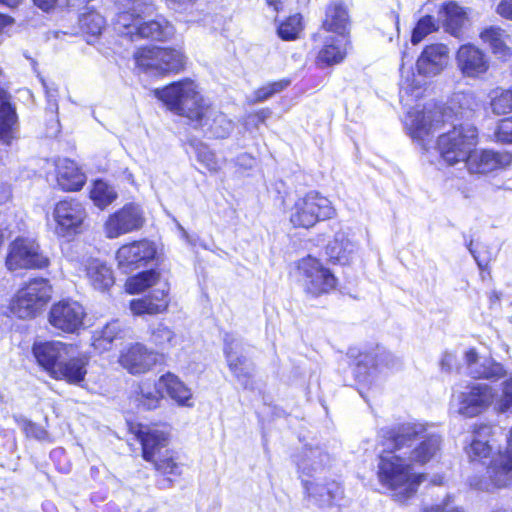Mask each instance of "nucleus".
Here are the masks:
<instances>
[{
	"label": "nucleus",
	"instance_id": "09e8293b",
	"mask_svg": "<svg viewBox=\"0 0 512 512\" xmlns=\"http://www.w3.org/2000/svg\"><path fill=\"white\" fill-rule=\"evenodd\" d=\"M472 245L473 242L470 241L468 249L470 253L473 255L481 271V277L484 279L485 273L487 272L489 274V263L496 259L497 250L494 247H491L486 244H479L476 249H473Z\"/></svg>",
	"mask_w": 512,
	"mask_h": 512
},
{
	"label": "nucleus",
	"instance_id": "a18cd8bd",
	"mask_svg": "<svg viewBox=\"0 0 512 512\" xmlns=\"http://www.w3.org/2000/svg\"><path fill=\"white\" fill-rule=\"evenodd\" d=\"M79 25L84 33L91 36H98L105 28L106 21L100 13L87 7L86 11L79 17Z\"/></svg>",
	"mask_w": 512,
	"mask_h": 512
},
{
	"label": "nucleus",
	"instance_id": "412c9836",
	"mask_svg": "<svg viewBox=\"0 0 512 512\" xmlns=\"http://www.w3.org/2000/svg\"><path fill=\"white\" fill-rule=\"evenodd\" d=\"M89 357L86 354L78 353L76 348L71 345L70 354H66L60 361L56 370L52 372V378L64 380L69 384H80L85 380L87 374V365Z\"/></svg>",
	"mask_w": 512,
	"mask_h": 512
},
{
	"label": "nucleus",
	"instance_id": "864d4df0",
	"mask_svg": "<svg viewBox=\"0 0 512 512\" xmlns=\"http://www.w3.org/2000/svg\"><path fill=\"white\" fill-rule=\"evenodd\" d=\"M289 85V81L280 80L277 82L270 83L264 87L257 89L253 98L250 100L251 103L262 102L272 97L274 94L283 91Z\"/></svg>",
	"mask_w": 512,
	"mask_h": 512
},
{
	"label": "nucleus",
	"instance_id": "4c0bfd02",
	"mask_svg": "<svg viewBox=\"0 0 512 512\" xmlns=\"http://www.w3.org/2000/svg\"><path fill=\"white\" fill-rule=\"evenodd\" d=\"M446 32L460 38L467 23V15L463 8L454 2L446 3L440 11Z\"/></svg>",
	"mask_w": 512,
	"mask_h": 512
},
{
	"label": "nucleus",
	"instance_id": "774afa93",
	"mask_svg": "<svg viewBox=\"0 0 512 512\" xmlns=\"http://www.w3.org/2000/svg\"><path fill=\"white\" fill-rule=\"evenodd\" d=\"M286 1L287 0H265L267 7L274 13L282 11Z\"/></svg>",
	"mask_w": 512,
	"mask_h": 512
},
{
	"label": "nucleus",
	"instance_id": "4468645a",
	"mask_svg": "<svg viewBox=\"0 0 512 512\" xmlns=\"http://www.w3.org/2000/svg\"><path fill=\"white\" fill-rule=\"evenodd\" d=\"M5 265L12 272L21 269H42L49 265V259L40 252L36 241L17 238L9 245Z\"/></svg>",
	"mask_w": 512,
	"mask_h": 512
},
{
	"label": "nucleus",
	"instance_id": "6e6d98bb",
	"mask_svg": "<svg viewBox=\"0 0 512 512\" xmlns=\"http://www.w3.org/2000/svg\"><path fill=\"white\" fill-rule=\"evenodd\" d=\"M494 137L496 142L512 144V116L504 118L497 123Z\"/></svg>",
	"mask_w": 512,
	"mask_h": 512
},
{
	"label": "nucleus",
	"instance_id": "473e14b6",
	"mask_svg": "<svg viewBox=\"0 0 512 512\" xmlns=\"http://www.w3.org/2000/svg\"><path fill=\"white\" fill-rule=\"evenodd\" d=\"M480 39L497 58L505 60L512 56V37L501 27L485 28L480 33Z\"/></svg>",
	"mask_w": 512,
	"mask_h": 512
},
{
	"label": "nucleus",
	"instance_id": "5fc2aeb1",
	"mask_svg": "<svg viewBox=\"0 0 512 512\" xmlns=\"http://www.w3.org/2000/svg\"><path fill=\"white\" fill-rule=\"evenodd\" d=\"M436 30V24L431 16L422 17L413 30L411 42L413 44L420 43L428 34Z\"/></svg>",
	"mask_w": 512,
	"mask_h": 512
},
{
	"label": "nucleus",
	"instance_id": "6ab92c4d",
	"mask_svg": "<svg viewBox=\"0 0 512 512\" xmlns=\"http://www.w3.org/2000/svg\"><path fill=\"white\" fill-rule=\"evenodd\" d=\"M156 256V247L148 240L134 241L121 246L116 253L118 267L129 273L142 266H146Z\"/></svg>",
	"mask_w": 512,
	"mask_h": 512
},
{
	"label": "nucleus",
	"instance_id": "f257e3e1",
	"mask_svg": "<svg viewBox=\"0 0 512 512\" xmlns=\"http://www.w3.org/2000/svg\"><path fill=\"white\" fill-rule=\"evenodd\" d=\"M155 95L174 113L186 117L196 128L214 138H226L233 130V122L205 99L191 80L175 82Z\"/></svg>",
	"mask_w": 512,
	"mask_h": 512
},
{
	"label": "nucleus",
	"instance_id": "393cba45",
	"mask_svg": "<svg viewBox=\"0 0 512 512\" xmlns=\"http://www.w3.org/2000/svg\"><path fill=\"white\" fill-rule=\"evenodd\" d=\"M464 361L466 374L472 378L498 380L506 375V370L502 364L490 358L479 357L474 349L466 351Z\"/></svg>",
	"mask_w": 512,
	"mask_h": 512
},
{
	"label": "nucleus",
	"instance_id": "aec40b11",
	"mask_svg": "<svg viewBox=\"0 0 512 512\" xmlns=\"http://www.w3.org/2000/svg\"><path fill=\"white\" fill-rule=\"evenodd\" d=\"M465 162L471 174H487L508 167L512 163V154L507 151L472 149Z\"/></svg>",
	"mask_w": 512,
	"mask_h": 512
},
{
	"label": "nucleus",
	"instance_id": "49530a36",
	"mask_svg": "<svg viewBox=\"0 0 512 512\" xmlns=\"http://www.w3.org/2000/svg\"><path fill=\"white\" fill-rule=\"evenodd\" d=\"M151 342L160 349H171L181 344L182 337L169 327L159 324L151 332Z\"/></svg>",
	"mask_w": 512,
	"mask_h": 512
},
{
	"label": "nucleus",
	"instance_id": "ea45409f",
	"mask_svg": "<svg viewBox=\"0 0 512 512\" xmlns=\"http://www.w3.org/2000/svg\"><path fill=\"white\" fill-rule=\"evenodd\" d=\"M489 108L495 116L512 113V90L496 87L489 94Z\"/></svg>",
	"mask_w": 512,
	"mask_h": 512
},
{
	"label": "nucleus",
	"instance_id": "052dcab7",
	"mask_svg": "<svg viewBox=\"0 0 512 512\" xmlns=\"http://www.w3.org/2000/svg\"><path fill=\"white\" fill-rule=\"evenodd\" d=\"M391 355L385 351L378 353L375 357L365 356V365L371 363L376 368L379 366H390Z\"/></svg>",
	"mask_w": 512,
	"mask_h": 512
},
{
	"label": "nucleus",
	"instance_id": "13d9d810",
	"mask_svg": "<svg viewBox=\"0 0 512 512\" xmlns=\"http://www.w3.org/2000/svg\"><path fill=\"white\" fill-rule=\"evenodd\" d=\"M311 456L319 458V461H313V463H307L306 460H303L301 463H298V468L302 473L309 474L311 471L317 472L321 470L327 462H329V456L327 454L320 453L318 451L311 452Z\"/></svg>",
	"mask_w": 512,
	"mask_h": 512
},
{
	"label": "nucleus",
	"instance_id": "9d476101",
	"mask_svg": "<svg viewBox=\"0 0 512 512\" xmlns=\"http://www.w3.org/2000/svg\"><path fill=\"white\" fill-rule=\"evenodd\" d=\"M444 114L438 109H418V106L408 110L404 118V127L414 142L427 149L435 131L444 125Z\"/></svg>",
	"mask_w": 512,
	"mask_h": 512
},
{
	"label": "nucleus",
	"instance_id": "b1692460",
	"mask_svg": "<svg viewBox=\"0 0 512 512\" xmlns=\"http://www.w3.org/2000/svg\"><path fill=\"white\" fill-rule=\"evenodd\" d=\"M224 354L230 371L242 384H247L252 374V365L242 355V343L233 335L224 337Z\"/></svg>",
	"mask_w": 512,
	"mask_h": 512
},
{
	"label": "nucleus",
	"instance_id": "39448f33",
	"mask_svg": "<svg viewBox=\"0 0 512 512\" xmlns=\"http://www.w3.org/2000/svg\"><path fill=\"white\" fill-rule=\"evenodd\" d=\"M125 288L130 294L141 293L148 288L153 289L149 296L131 301L130 309L135 315L158 314L168 307L169 284L155 270L141 272L130 277Z\"/></svg>",
	"mask_w": 512,
	"mask_h": 512
},
{
	"label": "nucleus",
	"instance_id": "dca6fc26",
	"mask_svg": "<svg viewBox=\"0 0 512 512\" xmlns=\"http://www.w3.org/2000/svg\"><path fill=\"white\" fill-rule=\"evenodd\" d=\"M86 310L81 303L64 299L54 303L48 313V321L55 329L64 333H78L84 326Z\"/></svg>",
	"mask_w": 512,
	"mask_h": 512
},
{
	"label": "nucleus",
	"instance_id": "5701e85b",
	"mask_svg": "<svg viewBox=\"0 0 512 512\" xmlns=\"http://www.w3.org/2000/svg\"><path fill=\"white\" fill-rule=\"evenodd\" d=\"M142 445L143 458L151 462L168 444V432L164 426L139 425L135 432Z\"/></svg>",
	"mask_w": 512,
	"mask_h": 512
},
{
	"label": "nucleus",
	"instance_id": "f3484780",
	"mask_svg": "<svg viewBox=\"0 0 512 512\" xmlns=\"http://www.w3.org/2000/svg\"><path fill=\"white\" fill-rule=\"evenodd\" d=\"M160 354L136 342L125 346L119 354L118 363L128 373L140 375L150 371L159 361Z\"/></svg>",
	"mask_w": 512,
	"mask_h": 512
},
{
	"label": "nucleus",
	"instance_id": "69168bd1",
	"mask_svg": "<svg viewBox=\"0 0 512 512\" xmlns=\"http://www.w3.org/2000/svg\"><path fill=\"white\" fill-rule=\"evenodd\" d=\"M456 363V356L453 353L446 352L441 359V367L443 370L450 371Z\"/></svg>",
	"mask_w": 512,
	"mask_h": 512
},
{
	"label": "nucleus",
	"instance_id": "79ce46f5",
	"mask_svg": "<svg viewBox=\"0 0 512 512\" xmlns=\"http://www.w3.org/2000/svg\"><path fill=\"white\" fill-rule=\"evenodd\" d=\"M137 400L146 409H154L159 406L164 397L162 389H159L158 381L152 384L150 381H141L138 385Z\"/></svg>",
	"mask_w": 512,
	"mask_h": 512
},
{
	"label": "nucleus",
	"instance_id": "e433bc0d",
	"mask_svg": "<svg viewBox=\"0 0 512 512\" xmlns=\"http://www.w3.org/2000/svg\"><path fill=\"white\" fill-rule=\"evenodd\" d=\"M356 248V244L348 238L347 234L340 231L335 233L334 238L327 245L326 253L330 260L345 265L352 259Z\"/></svg>",
	"mask_w": 512,
	"mask_h": 512
},
{
	"label": "nucleus",
	"instance_id": "4d7b16f0",
	"mask_svg": "<svg viewBox=\"0 0 512 512\" xmlns=\"http://www.w3.org/2000/svg\"><path fill=\"white\" fill-rule=\"evenodd\" d=\"M17 422L27 437L35 438L37 440H46L48 438V433L43 427L25 418L17 419Z\"/></svg>",
	"mask_w": 512,
	"mask_h": 512
},
{
	"label": "nucleus",
	"instance_id": "f704fd0d",
	"mask_svg": "<svg viewBox=\"0 0 512 512\" xmlns=\"http://www.w3.org/2000/svg\"><path fill=\"white\" fill-rule=\"evenodd\" d=\"M56 179L58 185L66 191L80 190L86 181L85 175L69 159H59L57 161Z\"/></svg>",
	"mask_w": 512,
	"mask_h": 512
},
{
	"label": "nucleus",
	"instance_id": "c03bdc74",
	"mask_svg": "<svg viewBox=\"0 0 512 512\" xmlns=\"http://www.w3.org/2000/svg\"><path fill=\"white\" fill-rule=\"evenodd\" d=\"M303 18L299 13L293 14L277 25V34L284 41L296 40L303 30Z\"/></svg>",
	"mask_w": 512,
	"mask_h": 512
},
{
	"label": "nucleus",
	"instance_id": "c85d7f7f",
	"mask_svg": "<svg viewBox=\"0 0 512 512\" xmlns=\"http://www.w3.org/2000/svg\"><path fill=\"white\" fill-rule=\"evenodd\" d=\"M350 48V38L338 35L327 36L316 57L317 66L324 68L341 63Z\"/></svg>",
	"mask_w": 512,
	"mask_h": 512
},
{
	"label": "nucleus",
	"instance_id": "cd10ccee",
	"mask_svg": "<svg viewBox=\"0 0 512 512\" xmlns=\"http://www.w3.org/2000/svg\"><path fill=\"white\" fill-rule=\"evenodd\" d=\"M33 355L37 363L52 376L53 370H56L58 361L66 354H70L71 345L62 342H40L35 343L32 348Z\"/></svg>",
	"mask_w": 512,
	"mask_h": 512
},
{
	"label": "nucleus",
	"instance_id": "1a4fd4ad",
	"mask_svg": "<svg viewBox=\"0 0 512 512\" xmlns=\"http://www.w3.org/2000/svg\"><path fill=\"white\" fill-rule=\"evenodd\" d=\"M478 132L470 124H453V129L438 137L437 147L441 158L448 165L465 161L470 151L476 146Z\"/></svg>",
	"mask_w": 512,
	"mask_h": 512
},
{
	"label": "nucleus",
	"instance_id": "37998d69",
	"mask_svg": "<svg viewBox=\"0 0 512 512\" xmlns=\"http://www.w3.org/2000/svg\"><path fill=\"white\" fill-rule=\"evenodd\" d=\"M90 198L98 208L104 209L117 199V192L107 182L97 180L90 190Z\"/></svg>",
	"mask_w": 512,
	"mask_h": 512
},
{
	"label": "nucleus",
	"instance_id": "f03ea898",
	"mask_svg": "<svg viewBox=\"0 0 512 512\" xmlns=\"http://www.w3.org/2000/svg\"><path fill=\"white\" fill-rule=\"evenodd\" d=\"M382 446L378 462V480L390 491L395 501L406 502L417 493L427 475L415 471V467L401 450L402 447H397L392 439L383 438Z\"/></svg>",
	"mask_w": 512,
	"mask_h": 512
},
{
	"label": "nucleus",
	"instance_id": "a878e982",
	"mask_svg": "<svg viewBox=\"0 0 512 512\" xmlns=\"http://www.w3.org/2000/svg\"><path fill=\"white\" fill-rule=\"evenodd\" d=\"M493 429L489 425L475 427L465 452L472 462H483L492 455L495 440Z\"/></svg>",
	"mask_w": 512,
	"mask_h": 512
},
{
	"label": "nucleus",
	"instance_id": "de8ad7c7",
	"mask_svg": "<svg viewBox=\"0 0 512 512\" xmlns=\"http://www.w3.org/2000/svg\"><path fill=\"white\" fill-rule=\"evenodd\" d=\"M424 87L414 74L403 79L400 84V101L404 106H409L413 101L418 100L424 94Z\"/></svg>",
	"mask_w": 512,
	"mask_h": 512
},
{
	"label": "nucleus",
	"instance_id": "603ef678",
	"mask_svg": "<svg viewBox=\"0 0 512 512\" xmlns=\"http://www.w3.org/2000/svg\"><path fill=\"white\" fill-rule=\"evenodd\" d=\"M495 409L499 412H512V376L501 383V394L496 392Z\"/></svg>",
	"mask_w": 512,
	"mask_h": 512
},
{
	"label": "nucleus",
	"instance_id": "8fccbe9b",
	"mask_svg": "<svg viewBox=\"0 0 512 512\" xmlns=\"http://www.w3.org/2000/svg\"><path fill=\"white\" fill-rule=\"evenodd\" d=\"M151 462L164 475L178 476L181 473L176 454L172 450L165 449L162 454L158 455Z\"/></svg>",
	"mask_w": 512,
	"mask_h": 512
},
{
	"label": "nucleus",
	"instance_id": "bf43d9fd",
	"mask_svg": "<svg viewBox=\"0 0 512 512\" xmlns=\"http://www.w3.org/2000/svg\"><path fill=\"white\" fill-rule=\"evenodd\" d=\"M212 20V16L210 13L204 11L203 9H191L187 15V22L196 23L203 26H209Z\"/></svg>",
	"mask_w": 512,
	"mask_h": 512
},
{
	"label": "nucleus",
	"instance_id": "0e129e2a",
	"mask_svg": "<svg viewBox=\"0 0 512 512\" xmlns=\"http://www.w3.org/2000/svg\"><path fill=\"white\" fill-rule=\"evenodd\" d=\"M194 0H165L166 5L175 11L187 10L188 5Z\"/></svg>",
	"mask_w": 512,
	"mask_h": 512
},
{
	"label": "nucleus",
	"instance_id": "e2e57ef3",
	"mask_svg": "<svg viewBox=\"0 0 512 512\" xmlns=\"http://www.w3.org/2000/svg\"><path fill=\"white\" fill-rule=\"evenodd\" d=\"M496 12L501 17L512 21V0H501L497 5Z\"/></svg>",
	"mask_w": 512,
	"mask_h": 512
},
{
	"label": "nucleus",
	"instance_id": "ddd939ff",
	"mask_svg": "<svg viewBox=\"0 0 512 512\" xmlns=\"http://www.w3.org/2000/svg\"><path fill=\"white\" fill-rule=\"evenodd\" d=\"M496 390L484 383L467 385L463 391L454 394L453 407L458 414L474 417L495 405Z\"/></svg>",
	"mask_w": 512,
	"mask_h": 512
},
{
	"label": "nucleus",
	"instance_id": "423d86ee",
	"mask_svg": "<svg viewBox=\"0 0 512 512\" xmlns=\"http://www.w3.org/2000/svg\"><path fill=\"white\" fill-rule=\"evenodd\" d=\"M52 296L53 287L48 279L33 278L17 290L7 308L17 318L31 319L43 311Z\"/></svg>",
	"mask_w": 512,
	"mask_h": 512
},
{
	"label": "nucleus",
	"instance_id": "6e6552de",
	"mask_svg": "<svg viewBox=\"0 0 512 512\" xmlns=\"http://www.w3.org/2000/svg\"><path fill=\"white\" fill-rule=\"evenodd\" d=\"M297 281L310 297L329 294L337 286V278L319 259L307 256L297 263Z\"/></svg>",
	"mask_w": 512,
	"mask_h": 512
},
{
	"label": "nucleus",
	"instance_id": "9b49d317",
	"mask_svg": "<svg viewBox=\"0 0 512 512\" xmlns=\"http://www.w3.org/2000/svg\"><path fill=\"white\" fill-rule=\"evenodd\" d=\"M136 65L155 74L179 72L185 65V56L180 50L169 48H142L135 54Z\"/></svg>",
	"mask_w": 512,
	"mask_h": 512
},
{
	"label": "nucleus",
	"instance_id": "bb28decb",
	"mask_svg": "<svg viewBox=\"0 0 512 512\" xmlns=\"http://www.w3.org/2000/svg\"><path fill=\"white\" fill-rule=\"evenodd\" d=\"M509 484H512V463L507 461L503 465L490 462L484 476L473 477L470 480V485L481 491H490Z\"/></svg>",
	"mask_w": 512,
	"mask_h": 512
},
{
	"label": "nucleus",
	"instance_id": "7c9ffc66",
	"mask_svg": "<svg viewBox=\"0 0 512 512\" xmlns=\"http://www.w3.org/2000/svg\"><path fill=\"white\" fill-rule=\"evenodd\" d=\"M322 29L339 37L350 38V16L344 3L340 1L329 3L325 10Z\"/></svg>",
	"mask_w": 512,
	"mask_h": 512
},
{
	"label": "nucleus",
	"instance_id": "7ed1b4c3",
	"mask_svg": "<svg viewBox=\"0 0 512 512\" xmlns=\"http://www.w3.org/2000/svg\"><path fill=\"white\" fill-rule=\"evenodd\" d=\"M382 438L392 439L397 447L415 466H423L436 458L441 450L442 439L429 433L427 426L419 422H408L388 430H382Z\"/></svg>",
	"mask_w": 512,
	"mask_h": 512
},
{
	"label": "nucleus",
	"instance_id": "72a5a7b5",
	"mask_svg": "<svg viewBox=\"0 0 512 512\" xmlns=\"http://www.w3.org/2000/svg\"><path fill=\"white\" fill-rule=\"evenodd\" d=\"M18 118L7 93L0 88V142L10 145L16 138Z\"/></svg>",
	"mask_w": 512,
	"mask_h": 512
},
{
	"label": "nucleus",
	"instance_id": "4be33fe9",
	"mask_svg": "<svg viewBox=\"0 0 512 512\" xmlns=\"http://www.w3.org/2000/svg\"><path fill=\"white\" fill-rule=\"evenodd\" d=\"M450 49L442 43L427 45L417 60L419 74L434 77L444 71L449 65Z\"/></svg>",
	"mask_w": 512,
	"mask_h": 512
},
{
	"label": "nucleus",
	"instance_id": "c756f323",
	"mask_svg": "<svg viewBox=\"0 0 512 512\" xmlns=\"http://www.w3.org/2000/svg\"><path fill=\"white\" fill-rule=\"evenodd\" d=\"M303 483L308 500L319 508L333 505L343 494L342 487L335 481L320 483L318 481L303 480Z\"/></svg>",
	"mask_w": 512,
	"mask_h": 512
},
{
	"label": "nucleus",
	"instance_id": "a19ab883",
	"mask_svg": "<svg viewBox=\"0 0 512 512\" xmlns=\"http://www.w3.org/2000/svg\"><path fill=\"white\" fill-rule=\"evenodd\" d=\"M451 104V109L465 118H470L480 106L478 97L472 91L455 93L452 97Z\"/></svg>",
	"mask_w": 512,
	"mask_h": 512
},
{
	"label": "nucleus",
	"instance_id": "c9c22d12",
	"mask_svg": "<svg viewBox=\"0 0 512 512\" xmlns=\"http://www.w3.org/2000/svg\"><path fill=\"white\" fill-rule=\"evenodd\" d=\"M86 277L94 289L106 291L114 284V275L110 266L99 259H90L85 265Z\"/></svg>",
	"mask_w": 512,
	"mask_h": 512
},
{
	"label": "nucleus",
	"instance_id": "3c124183",
	"mask_svg": "<svg viewBox=\"0 0 512 512\" xmlns=\"http://www.w3.org/2000/svg\"><path fill=\"white\" fill-rule=\"evenodd\" d=\"M193 147L197 160L210 172L216 173L222 168L223 163L206 144L199 142Z\"/></svg>",
	"mask_w": 512,
	"mask_h": 512
},
{
	"label": "nucleus",
	"instance_id": "0eeeda50",
	"mask_svg": "<svg viewBox=\"0 0 512 512\" xmlns=\"http://www.w3.org/2000/svg\"><path fill=\"white\" fill-rule=\"evenodd\" d=\"M336 209L332 202L317 191L298 196L288 210L290 223L295 228L310 229L317 223L333 218Z\"/></svg>",
	"mask_w": 512,
	"mask_h": 512
},
{
	"label": "nucleus",
	"instance_id": "2f4dec72",
	"mask_svg": "<svg viewBox=\"0 0 512 512\" xmlns=\"http://www.w3.org/2000/svg\"><path fill=\"white\" fill-rule=\"evenodd\" d=\"M158 385L162 393L170 397L178 406L193 407V393L177 375L171 372L161 375Z\"/></svg>",
	"mask_w": 512,
	"mask_h": 512
},
{
	"label": "nucleus",
	"instance_id": "58836bf2",
	"mask_svg": "<svg viewBox=\"0 0 512 512\" xmlns=\"http://www.w3.org/2000/svg\"><path fill=\"white\" fill-rule=\"evenodd\" d=\"M124 337V329L118 320L107 323L100 329L93 331L92 346L100 353L108 351L112 348L115 339Z\"/></svg>",
	"mask_w": 512,
	"mask_h": 512
},
{
	"label": "nucleus",
	"instance_id": "338daca9",
	"mask_svg": "<svg viewBox=\"0 0 512 512\" xmlns=\"http://www.w3.org/2000/svg\"><path fill=\"white\" fill-rule=\"evenodd\" d=\"M45 86V89H46V95H47V100H48V108L52 111V112H57L58 110V104H57V101H56V90L54 89H48V87L44 84Z\"/></svg>",
	"mask_w": 512,
	"mask_h": 512
},
{
	"label": "nucleus",
	"instance_id": "a211bd4d",
	"mask_svg": "<svg viewBox=\"0 0 512 512\" xmlns=\"http://www.w3.org/2000/svg\"><path fill=\"white\" fill-rule=\"evenodd\" d=\"M455 61L459 72L465 78L481 79L490 68L489 57L473 44L461 45L456 52Z\"/></svg>",
	"mask_w": 512,
	"mask_h": 512
},
{
	"label": "nucleus",
	"instance_id": "20e7f679",
	"mask_svg": "<svg viewBox=\"0 0 512 512\" xmlns=\"http://www.w3.org/2000/svg\"><path fill=\"white\" fill-rule=\"evenodd\" d=\"M118 28H124L122 33L129 35L131 38L135 36L141 38H151L154 40L170 39L174 33V26L165 18L159 17L156 20L142 22L145 15L153 12L154 7L148 0H117Z\"/></svg>",
	"mask_w": 512,
	"mask_h": 512
},
{
	"label": "nucleus",
	"instance_id": "f8f14e48",
	"mask_svg": "<svg viewBox=\"0 0 512 512\" xmlns=\"http://www.w3.org/2000/svg\"><path fill=\"white\" fill-rule=\"evenodd\" d=\"M52 217L55 222V234L58 237L72 239L83 232L87 211L79 201L66 199L55 205Z\"/></svg>",
	"mask_w": 512,
	"mask_h": 512
},
{
	"label": "nucleus",
	"instance_id": "2eb2a0df",
	"mask_svg": "<svg viewBox=\"0 0 512 512\" xmlns=\"http://www.w3.org/2000/svg\"><path fill=\"white\" fill-rule=\"evenodd\" d=\"M145 221L143 208L135 203H127L107 217L103 224V231L107 238L116 239L140 230Z\"/></svg>",
	"mask_w": 512,
	"mask_h": 512
},
{
	"label": "nucleus",
	"instance_id": "680f3d73",
	"mask_svg": "<svg viewBox=\"0 0 512 512\" xmlns=\"http://www.w3.org/2000/svg\"><path fill=\"white\" fill-rule=\"evenodd\" d=\"M507 444V451L504 454L499 453L491 460V462H498V465H503L506 461L508 463H512V428L510 429L509 436L507 438Z\"/></svg>",
	"mask_w": 512,
	"mask_h": 512
}]
</instances>
